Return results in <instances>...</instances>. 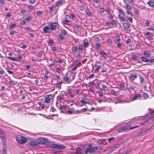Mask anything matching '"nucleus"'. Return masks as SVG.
Returning <instances> with one entry per match:
<instances>
[{"instance_id":"1","label":"nucleus","mask_w":154,"mask_h":154,"mask_svg":"<svg viewBox=\"0 0 154 154\" xmlns=\"http://www.w3.org/2000/svg\"><path fill=\"white\" fill-rule=\"evenodd\" d=\"M48 143V141L47 138H38L36 142H31L30 145L32 146H38L40 144H45L47 145Z\"/></svg>"},{"instance_id":"56","label":"nucleus","mask_w":154,"mask_h":154,"mask_svg":"<svg viewBox=\"0 0 154 154\" xmlns=\"http://www.w3.org/2000/svg\"><path fill=\"white\" fill-rule=\"evenodd\" d=\"M95 46H96V48L97 49L99 48L100 47V45L99 44H96V45H95Z\"/></svg>"},{"instance_id":"59","label":"nucleus","mask_w":154,"mask_h":154,"mask_svg":"<svg viewBox=\"0 0 154 154\" xmlns=\"http://www.w3.org/2000/svg\"><path fill=\"white\" fill-rule=\"evenodd\" d=\"M94 74H92L91 75H90L89 77L88 78L89 79H91V78H94Z\"/></svg>"},{"instance_id":"63","label":"nucleus","mask_w":154,"mask_h":154,"mask_svg":"<svg viewBox=\"0 0 154 154\" xmlns=\"http://www.w3.org/2000/svg\"><path fill=\"white\" fill-rule=\"evenodd\" d=\"M69 22V20H64L63 21V23L65 24H67Z\"/></svg>"},{"instance_id":"46","label":"nucleus","mask_w":154,"mask_h":154,"mask_svg":"<svg viewBox=\"0 0 154 154\" xmlns=\"http://www.w3.org/2000/svg\"><path fill=\"white\" fill-rule=\"evenodd\" d=\"M61 82H59L56 85V86L57 88H59L60 87V86L61 85Z\"/></svg>"},{"instance_id":"21","label":"nucleus","mask_w":154,"mask_h":154,"mask_svg":"<svg viewBox=\"0 0 154 154\" xmlns=\"http://www.w3.org/2000/svg\"><path fill=\"white\" fill-rule=\"evenodd\" d=\"M100 54L102 56H103V57L105 58L106 57H107V54L103 51H100Z\"/></svg>"},{"instance_id":"18","label":"nucleus","mask_w":154,"mask_h":154,"mask_svg":"<svg viewBox=\"0 0 154 154\" xmlns=\"http://www.w3.org/2000/svg\"><path fill=\"white\" fill-rule=\"evenodd\" d=\"M147 4L150 7L154 8V2L149 1L147 2Z\"/></svg>"},{"instance_id":"58","label":"nucleus","mask_w":154,"mask_h":154,"mask_svg":"<svg viewBox=\"0 0 154 154\" xmlns=\"http://www.w3.org/2000/svg\"><path fill=\"white\" fill-rule=\"evenodd\" d=\"M104 9L103 8H100V11L101 13H103L104 12Z\"/></svg>"},{"instance_id":"12","label":"nucleus","mask_w":154,"mask_h":154,"mask_svg":"<svg viewBox=\"0 0 154 154\" xmlns=\"http://www.w3.org/2000/svg\"><path fill=\"white\" fill-rule=\"evenodd\" d=\"M127 128V126H125V127H121L120 128L118 129L117 131L118 133H120L122 132L125 131Z\"/></svg>"},{"instance_id":"22","label":"nucleus","mask_w":154,"mask_h":154,"mask_svg":"<svg viewBox=\"0 0 154 154\" xmlns=\"http://www.w3.org/2000/svg\"><path fill=\"white\" fill-rule=\"evenodd\" d=\"M132 148H130L124 151L122 154H128L132 150Z\"/></svg>"},{"instance_id":"11","label":"nucleus","mask_w":154,"mask_h":154,"mask_svg":"<svg viewBox=\"0 0 154 154\" xmlns=\"http://www.w3.org/2000/svg\"><path fill=\"white\" fill-rule=\"evenodd\" d=\"M151 119H149L148 121H144L140 123V125H143L145 126H147L149 124L151 123Z\"/></svg>"},{"instance_id":"45","label":"nucleus","mask_w":154,"mask_h":154,"mask_svg":"<svg viewBox=\"0 0 154 154\" xmlns=\"http://www.w3.org/2000/svg\"><path fill=\"white\" fill-rule=\"evenodd\" d=\"M79 8L80 11H82L84 9V7L81 5H79Z\"/></svg>"},{"instance_id":"60","label":"nucleus","mask_w":154,"mask_h":154,"mask_svg":"<svg viewBox=\"0 0 154 154\" xmlns=\"http://www.w3.org/2000/svg\"><path fill=\"white\" fill-rule=\"evenodd\" d=\"M20 24L21 25H23L24 24V20H21L20 22Z\"/></svg>"},{"instance_id":"17","label":"nucleus","mask_w":154,"mask_h":154,"mask_svg":"<svg viewBox=\"0 0 154 154\" xmlns=\"http://www.w3.org/2000/svg\"><path fill=\"white\" fill-rule=\"evenodd\" d=\"M83 42L84 44V46L85 47H88L89 46V44L88 41L87 39H85L83 41Z\"/></svg>"},{"instance_id":"26","label":"nucleus","mask_w":154,"mask_h":154,"mask_svg":"<svg viewBox=\"0 0 154 154\" xmlns=\"http://www.w3.org/2000/svg\"><path fill=\"white\" fill-rule=\"evenodd\" d=\"M143 55L146 57H149L150 55V54L145 51L143 53Z\"/></svg>"},{"instance_id":"4","label":"nucleus","mask_w":154,"mask_h":154,"mask_svg":"<svg viewBox=\"0 0 154 154\" xmlns=\"http://www.w3.org/2000/svg\"><path fill=\"white\" fill-rule=\"evenodd\" d=\"M48 25L51 30H56L58 28V25L57 22H49Z\"/></svg>"},{"instance_id":"30","label":"nucleus","mask_w":154,"mask_h":154,"mask_svg":"<svg viewBox=\"0 0 154 154\" xmlns=\"http://www.w3.org/2000/svg\"><path fill=\"white\" fill-rule=\"evenodd\" d=\"M80 101L83 104H86V103H88V104H90V102L89 101H86L85 100H81Z\"/></svg>"},{"instance_id":"51","label":"nucleus","mask_w":154,"mask_h":154,"mask_svg":"<svg viewBox=\"0 0 154 154\" xmlns=\"http://www.w3.org/2000/svg\"><path fill=\"white\" fill-rule=\"evenodd\" d=\"M119 18L121 19L123 21H125V19L122 16H120V15H119Z\"/></svg>"},{"instance_id":"2","label":"nucleus","mask_w":154,"mask_h":154,"mask_svg":"<svg viewBox=\"0 0 154 154\" xmlns=\"http://www.w3.org/2000/svg\"><path fill=\"white\" fill-rule=\"evenodd\" d=\"M98 147L94 146L93 147H89L87 148L85 151L86 154L89 153L92 154L98 149Z\"/></svg>"},{"instance_id":"40","label":"nucleus","mask_w":154,"mask_h":154,"mask_svg":"<svg viewBox=\"0 0 154 154\" xmlns=\"http://www.w3.org/2000/svg\"><path fill=\"white\" fill-rule=\"evenodd\" d=\"M42 54H43L42 52V51H40L38 53V56L39 57H41V56H42Z\"/></svg>"},{"instance_id":"32","label":"nucleus","mask_w":154,"mask_h":154,"mask_svg":"<svg viewBox=\"0 0 154 154\" xmlns=\"http://www.w3.org/2000/svg\"><path fill=\"white\" fill-rule=\"evenodd\" d=\"M78 49L77 48L76 46H74L72 47V51L73 52H77V50Z\"/></svg>"},{"instance_id":"24","label":"nucleus","mask_w":154,"mask_h":154,"mask_svg":"<svg viewBox=\"0 0 154 154\" xmlns=\"http://www.w3.org/2000/svg\"><path fill=\"white\" fill-rule=\"evenodd\" d=\"M141 59L142 61L144 62H148V59L144 57H141Z\"/></svg>"},{"instance_id":"15","label":"nucleus","mask_w":154,"mask_h":154,"mask_svg":"<svg viewBox=\"0 0 154 154\" xmlns=\"http://www.w3.org/2000/svg\"><path fill=\"white\" fill-rule=\"evenodd\" d=\"M64 80L66 82H68L69 83L71 82V81H70L69 78L68 77V75L67 74L65 75L64 78Z\"/></svg>"},{"instance_id":"50","label":"nucleus","mask_w":154,"mask_h":154,"mask_svg":"<svg viewBox=\"0 0 154 154\" xmlns=\"http://www.w3.org/2000/svg\"><path fill=\"white\" fill-rule=\"evenodd\" d=\"M111 23L113 25H115L116 24V21L113 20H112Z\"/></svg>"},{"instance_id":"3","label":"nucleus","mask_w":154,"mask_h":154,"mask_svg":"<svg viewBox=\"0 0 154 154\" xmlns=\"http://www.w3.org/2000/svg\"><path fill=\"white\" fill-rule=\"evenodd\" d=\"M51 146L52 148L60 149H63L66 148L65 145L59 143H52Z\"/></svg>"},{"instance_id":"14","label":"nucleus","mask_w":154,"mask_h":154,"mask_svg":"<svg viewBox=\"0 0 154 154\" xmlns=\"http://www.w3.org/2000/svg\"><path fill=\"white\" fill-rule=\"evenodd\" d=\"M101 67V65H95L93 67L92 69V71L94 70V69L95 68V69L94 70V72H98L99 69Z\"/></svg>"},{"instance_id":"61","label":"nucleus","mask_w":154,"mask_h":154,"mask_svg":"<svg viewBox=\"0 0 154 154\" xmlns=\"http://www.w3.org/2000/svg\"><path fill=\"white\" fill-rule=\"evenodd\" d=\"M146 35H147V37H150V34L149 32H146Z\"/></svg>"},{"instance_id":"34","label":"nucleus","mask_w":154,"mask_h":154,"mask_svg":"<svg viewBox=\"0 0 154 154\" xmlns=\"http://www.w3.org/2000/svg\"><path fill=\"white\" fill-rule=\"evenodd\" d=\"M120 37L119 35H117L115 38V40L117 41H119L120 40Z\"/></svg>"},{"instance_id":"36","label":"nucleus","mask_w":154,"mask_h":154,"mask_svg":"<svg viewBox=\"0 0 154 154\" xmlns=\"http://www.w3.org/2000/svg\"><path fill=\"white\" fill-rule=\"evenodd\" d=\"M65 19L66 20H68L69 19H71V17L69 15H67L65 16Z\"/></svg>"},{"instance_id":"37","label":"nucleus","mask_w":154,"mask_h":154,"mask_svg":"<svg viewBox=\"0 0 154 154\" xmlns=\"http://www.w3.org/2000/svg\"><path fill=\"white\" fill-rule=\"evenodd\" d=\"M16 24H11L10 26L9 27V28L10 29H12L13 28H14L15 27V26H16Z\"/></svg>"},{"instance_id":"10","label":"nucleus","mask_w":154,"mask_h":154,"mask_svg":"<svg viewBox=\"0 0 154 154\" xmlns=\"http://www.w3.org/2000/svg\"><path fill=\"white\" fill-rule=\"evenodd\" d=\"M50 28L48 26H45L43 28V32L45 33H50L51 31Z\"/></svg>"},{"instance_id":"27","label":"nucleus","mask_w":154,"mask_h":154,"mask_svg":"<svg viewBox=\"0 0 154 154\" xmlns=\"http://www.w3.org/2000/svg\"><path fill=\"white\" fill-rule=\"evenodd\" d=\"M33 19V17L32 16H28L26 18V20L27 21H29Z\"/></svg>"},{"instance_id":"47","label":"nucleus","mask_w":154,"mask_h":154,"mask_svg":"<svg viewBox=\"0 0 154 154\" xmlns=\"http://www.w3.org/2000/svg\"><path fill=\"white\" fill-rule=\"evenodd\" d=\"M79 49L81 50H83L84 49V47L82 45H80L79 46Z\"/></svg>"},{"instance_id":"8","label":"nucleus","mask_w":154,"mask_h":154,"mask_svg":"<svg viewBox=\"0 0 154 154\" xmlns=\"http://www.w3.org/2000/svg\"><path fill=\"white\" fill-rule=\"evenodd\" d=\"M141 97V95L139 94H135L134 96L131 99V101H133L137 100V99L140 98Z\"/></svg>"},{"instance_id":"13","label":"nucleus","mask_w":154,"mask_h":154,"mask_svg":"<svg viewBox=\"0 0 154 154\" xmlns=\"http://www.w3.org/2000/svg\"><path fill=\"white\" fill-rule=\"evenodd\" d=\"M0 137L1 139L2 142L4 144L6 143V136L5 135H0Z\"/></svg>"},{"instance_id":"25","label":"nucleus","mask_w":154,"mask_h":154,"mask_svg":"<svg viewBox=\"0 0 154 154\" xmlns=\"http://www.w3.org/2000/svg\"><path fill=\"white\" fill-rule=\"evenodd\" d=\"M132 59L136 61L137 60V57L135 54H132L131 56Z\"/></svg>"},{"instance_id":"35","label":"nucleus","mask_w":154,"mask_h":154,"mask_svg":"<svg viewBox=\"0 0 154 154\" xmlns=\"http://www.w3.org/2000/svg\"><path fill=\"white\" fill-rule=\"evenodd\" d=\"M42 13V11H38L36 12V15H40Z\"/></svg>"},{"instance_id":"7","label":"nucleus","mask_w":154,"mask_h":154,"mask_svg":"<svg viewBox=\"0 0 154 154\" xmlns=\"http://www.w3.org/2000/svg\"><path fill=\"white\" fill-rule=\"evenodd\" d=\"M45 98L44 102L47 103H50L51 100L52 98V96L51 95L48 94L46 95L45 97Z\"/></svg>"},{"instance_id":"9","label":"nucleus","mask_w":154,"mask_h":154,"mask_svg":"<svg viewBox=\"0 0 154 154\" xmlns=\"http://www.w3.org/2000/svg\"><path fill=\"white\" fill-rule=\"evenodd\" d=\"M121 144L122 143H120L119 144H116L114 146L111 147L110 149L111 152L113 151L114 150L118 148H119L120 147V144ZM110 152H109L108 154L110 153Z\"/></svg>"},{"instance_id":"31","label":"nucleus","mask_w":154,"mask_h":154,"mask_svg":"<svg viewBox=\"0 0 154 154\" xmlns=\"http://www.w3.org/2000/svg\"><path fill=\"white\" fill-rule=\"evenodd\" d=\"M61 33L64 35H65L66 34V31L64 30H62L61 31Z\"/></svg>"},{"instance_id":"28","label":"nucleus","mask_w":154,"mask_h":154,"mask_svg":"<svg viewBox=\"0 0 154 154\" xmlns=\"http://www.w3.org/2000/svg\"><path fill=\"white\" fill-rule=\"evenodd\" d=\"M126 10H131V6L129 5L128 4L126 5Z\"/></svg>"},{"instance_id":"5","label":"nucleus","mask_w":154,"mask_h":154,"mask_svg":"<svg viewBox=\"0 0 154 154\" xmlns=\"http://www.w3.org/2000/svg\"><path fill=\"white\" fill-rule=\"evenodd\" d=\"M16 138L17 142L20 144L24 143L27 141V140L25 137L21 136H18L16 137Z\"/></svg>"},{"instance_id":"64","label":"nucleus","mask_w":154,"mask_h":154,"mask_svg":"<svg viewBox=\"0 0 154 154\" xmlns=\"http://www.w3.org/2000/svg\"><path fill=\"white\" fill-rule=\"evenodd\" d=\"M3 69L2 68H1V70L0 71V74H1V75H2L3 74Z\"/></svg>"},{"instance_id":"55","label":"nucleus","mask_w":154,"mask_h":154,"mask_svg":"<svg viewBox=\"0 0 154 154\" xmlns=\"http://www.w3.org/2000/svg\"><path fill=\"white\" fill-rule=\"evenodd\" d=\"M54 7V6L53 5L50 6L49 8V11H52V9Z\"/></svg>"},{"instance_id":"49","label":"nucleus","mask_w":154,"mask_h":154,"mask_svg":"<svg viewBox=\"0 0 154 154\" xmlns=\"http://www.w3.org/2000/svg\"><path fill=\"white\" fill-rule=\"evenodd\" d=\"M143 96L145 99L146 98L148 97L147 94L145 93L143 94Z\"/></svg>"},{"instance_id":"39","label":"nucleus","mask_w":154,"mask_h":154,"mask_svg":"<svg viewBox=\"0 0 154 154\" xmlns=\"http://www.w3.org/2000/svg\"><path fill=\"white\" fill-rule=\"evenodd\" d=\"M5 135V132L1 129L0 128V135Z\"/></svg>"},{"instance_id":"19","label":"nucleus","mask_w":154,"mask_h":154,"mask_svg":"<svg viewBox=\"0 0 154 154\" xmlns=\"http://www.w3.org/2000/svg\"><path fill=\"white\" fill-rule=\"evenodd\" d=\"M137 76L136 75H132L131 76H129V79L131 81H134L135 79H137Z\"/></svg>"},{"instance_id":"23","label":"nucleus","mask_w":154,"mask_h":154,"mask_svg":"<svg viewBox=\"0 0 154 154\" xmlns=\"http://www.w3.org/2000/svg\"><path fill=\"white\" fill-rule=\"evenodd\" d=\"M123 27L126 30H127L129 28V26L128 23H123Z\"/></svg>"},{"instance_id":"29","label":"nucleus","mask_w":154,"mask_h":154,"mask_svg":"<svg viewBox=\"0 0 154 154\" xmlns=\"http://www.w3.org/2000/svg\"><path fill=\"white\" fill-rule=\"evenodd\" d=\"M8 58L9 59L14 61H18L17 59L14 57H9Z\"/></svg>"},{"instance_id":"62","label":"nucleus","mask_w":154,"mask_h":154,"mask_svg":"<svg viewBox=\"0 0 154 154\" xmlns=\"http://www.w3.org/2000/svg\"><path fill=\"white\" fill-rule=\"evenodd\" d=\"M33 7L32 6H30L29 8V9L30 11H32L33 9Z\"/></svg>"},{"instance_id":"43","label":"nucleus","mask_w":154,"mask_h":154,"mask_svg":"<svg viewBox=\"0 0 154 154\" xmlns=\"http://www.w3.org/2000/svg\"><path fill=\"white\" fill-rule=\"evenodd\" d=\"M117 100L118 103H121L122 102V99L121 98H117Z\"/></svg>"},{"instance_id":"54","label":"nucleus","mask_w":154,"mask_h":154,"mask_svg":"<svg viewBox=\"0 0 154 154\" xmlns=\"http://www.w3.org/2000/svg\"><path fill=\"white\" fill-rule=\"evenodd\" d=\"M148 62H154V59H148Z\"/></svg>"},{"instance_id":"41","label":"nucleus","mask_w":154,"mask_h":154,"mask_svg":"<svg viewBox=\"0 0 154 154\" xmlns=\"http://www.w3.org/2000/svg\"><path fill=\"white\" fill-rule=\"evenodd\" d=\"M114 139V137H112L111 138H110L108 140V141L109 142H111L112 140H113Z\"/></svg>"},{"instance_id":"48","label":"nucleus","mask_w":154,"mask_h":154,"mask_svg":"<svg viewBox=\"0 0 154 154\" xmlns=\"http://www.w3.org/2000/svg\"><path fill=\"white\" fill-rule=\"evenodd\" d=\"M29 2L31 4H33L35 1V0H29Z\"/></svg>"},{"instance_id":"57","label":"nucleus","mask_w":154,"mask_h":154,"mask_svg":"<svg viewBox=\"0 0 154 154\" xmlns=\"http://www.w3.org/2000/svg\"><path fill=\"white\" fill-rule=\"evenodd\" d=\"M106 24L107 26H109L110 25V23L109 21H106Z\"/></svg>"},{"instance_id":"38","label":"nucleus","mask_w":154,"mask_h":154,"mask_svg":"<svg viewBox=\"0 0 154 154\" xmlns=\"http://www.w3.org/2000/svg\"><path fill=\"white\" fill-rule=\"evenodd\" d=\"M94 40L96 42H98L100 41V39L97 37H94Z\"/></svg>"},{"instance_id":"42","label":"nucleus","mask_w":154,"mask_h":154,"mask_svg":"<svg viewBox=\"0 0 154 154\" xmlns=\"http://www.w3.org/2000/svg\"><path fill=\"white\" fill-rule=\"evenodd\" d=\"M94 83L93 82H90L89 83L90 86H93L94 85Z\"/></svg>"},{"instance_id":"53","label":"nucleus","mask_w":154,"mask_h":154,"mask_svg":"<svg viewBox=\"0 0 154 154\" xmlns=\"http://www.w3.org/2000/svg\"><path fill=\"white\" fill-rule=\"evenodd\" d=\"M22 59V57L20 55H19L17 57V59L18 60H18H20Z\"/></svg>"},{"instance_id":"33","label":"nucleus","mask_w":154,"mask_h":154,"mask_svg":"<svg viewBox=\"0 0 154 154\" xmlns=\"http://www.w3.org/2000/svg\"><path fill=\"white\" fill-rule=\"evenodd\" d=\"M110 92L111 94L114 95H116L117 94V92L116 91L113 90H111Z\"/></svg>"},{"instance_id":"44","label":"nucleus","mask_w":154,"mask_h":154,"mask_svg":"<svg viewBox=\"0 0 154 154\" xmlns=\"http://www.w3.org/2000/svg\"><path fill=\"white\" fill-rule=\"evenodd\" d=\"M58 38L59 39L62 40L63 38L61 35H60L58 36Z\"/></svg>"},{"instance_id":"6","label":"nucleus","mask_w":154,"mask_h":154,"mask_svg":"<svg viewBox=\"0 0 154 154\" xmlns=\"http://www.w3.org/2000/svg\"><path fill=\"white\" fill-rule=\"evenodd\" d=\"M80 63H81L80 62L78 61H74L70 65V67L72 68L73 69H75L77 68L78 65Z\"/></svg>"},{"instance_id":"20","label":"nucleus","mask_w":154,"mask_h":154,"mask_svg":"<svg viewBox=\"0 0 154 154\" xmlns=\"http://www.w3.org/2000/svg\"><path fill=\"white\" fill-rule=\"evenodd\" d=\"M85 11L86 14L88 16H90L91 15V12L88 8H87L85 9Z\"/></svg>"},{"instance_id":"16","label":"nucleus","mask_w":154,"mask_h":154,"mask_svg":"<svg viewBox=\"0 0 154 154\" xmlns=\"http://www.w3.org/2000/svg\"><path fill=\"white\" fill-rule=\"evenodd\" d=\"M64 0H60L57 2L56 4V6L59 7L60 5L63 4Z\"/></svg>"},{"instance_id":"52","label":"nucleus","mask_w":154,"mask_h":154,"mask_svg":"<svg viewBox=\"0 0 154 154\" xmlns=\"http://www.w3.org/2000/svg\"><path fill=\"white\" fill-rule=\"evenodd\" d=\"M57 98L59 100H61L63 98L60 95H58L57 97Z\"/></svg>"}]
</instances>
